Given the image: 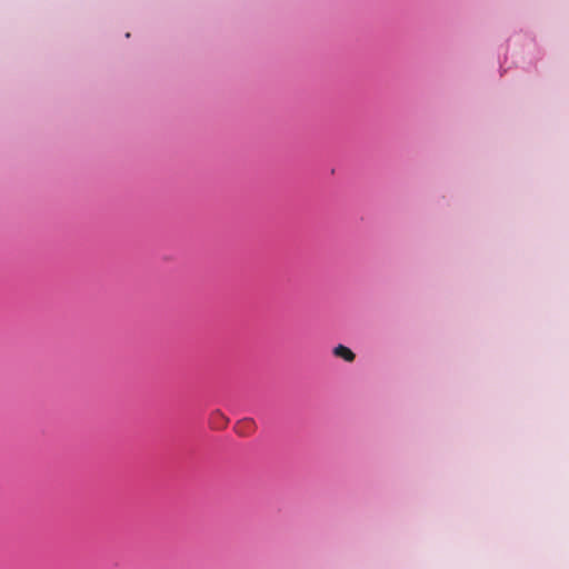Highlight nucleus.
<instances>
[{
	"mask_svg": "<svg viewBox=\"0 0 569 569\" xmlns=\"http://www.w3.org/2000/svg\"><path fill=\"white\" fill-rule=\"evenodd\" d=\"M332 352L336 357L342 358L347 362H352L356 358L353 351L343 345H338L335 347Z\"/></svg>",
	"mask_w": 569,
	"mask_h": 569,
	"instance_id": "nucleus-1",
	"label": "nucleus"
},
{
	"mask_svg": "<svg viewBox=\"0 0 569 569\" xmlns=\"http://www.w3.org/2000/svg\"><path fill=\"white\" fill-rule=\"evenodd\" d=\"M253 430V421L246 419L237 425V431L241 435H249Z\"/></svg>",
	"mask_w": 569,
	"mask_h": 569,
	"instance_id": "nucleus-2",
	"label": "nucleus"
},
{
	"mask_svg": "<svg viewBox=\"0 0 569 569\" xmlns=\"http://www.w3.org/2000/svg\"><path fill=\"white\" fill-rule=\"evenodd\" d=\"M212 418H213V422L216 423V426L218 428L224 427L228 422L227 418L220 411H216L212 415Z\"/></svg>",
	"mask_w": 569,
	"mask_h": 569,
	"instance_id": "nucleus-3",
	"label": "nucleus"
}]
</instances>
